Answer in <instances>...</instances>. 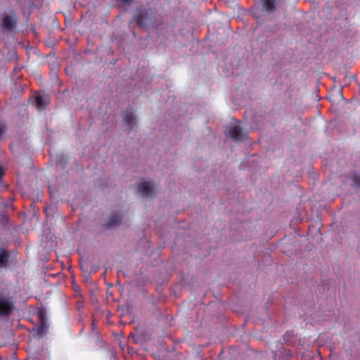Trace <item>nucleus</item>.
Listing matches in <instances>:
<instances>
[{
  "instance_id": "f257e3e1",
  "label": "nucleus",
  "mask_w": 360,
  "mask_h": 360,
  "mask_svg": "<svg viewBox=\"0 0 360 360\" xmlns=\"http://www.w3.org/2000/svg\"><path fill=\"white\" fill-rule=\"evenodd\" d=\"M15 309V304L12 297L0 293V316H8Z\"/></svg>"
},
{
  "instance_id": "f03ea898",
  "label": "nucleus",
  "mask_w": 360,
  "mask_h": 360,
  "mask_svg": "<svg viewBox=\"0 0 360 360\" xmlns=\"http://www.w3.org/2000/svg\"><path fill=\"white\" fill-rule=\"evenodd\" d=\"M152 15L153 13L151 12H148V11H141L136 18V22L143 29H146L150 26L155 27V22H153V18H151Z\"/></svg>"
},
{
  "instance_id": "7ed1b4c3",
  "label": "nucleus",
  "mask_w": 360,
  "mask_h": 360,
  "mask_svg": "<svg viewBox=\"0 0 360 360\" xmlns=\"http://www.w3.org/2000/svg\"><path fill=\"white\" fill-rule=\"evenodd\" d=\"M138 191L142 197H150L154 194V186L151 182L144 181L139 185Z\"/></svg>"
},
{
  "instance_id": "20e7f679",
  "label": "nucleus",
  "mask_w": 360,
  "mask_h": 360,
  "mask_svg": "<svg viewBox=\"0 0 360 360\" xmlns=\"http://www.w3.org/2000/svg\"><path fill=\"white\" fill-rule=\"evenodd\" d=\"M226 135L235 140L240 141L245 139L246 134L240 126L233 125L229 127V133Z\"/></svg>"
},
{
  "instance_id": "39448f33",
  "label": "nucleus",
  "mask_w": 360,
  "mask_h": 360,
  "mask_svg": "<svg viewBox=\"0 0 360 360\" xmlns=\"http://www.w3.org/2000/svg\"><path fill=\"white\" fill-rule=\"evenodd\" d=\"M122 218V214L113 213L105 219L104 226L107 228L117 226L121 224Z\"/></svg>"
},
{
  "instance_id": "423d86ee",
  "label": "nucleus",
  "mask_w": 360,
  "mask_h": 360,
  "mask_svg": "<svg viewBox=\"0 0 360 360\" xmlns=\"http://www.w3.org/2000/svg\"><path fill=\"white\" fill-rule=\"evenodd\" d=\"M124 120L129 128H132L136 124V116L131 108H129L126 110Z\"/></svg>"
},
{
  "instance_id": "0eeeda50",
  "label": "nucleus",
  "mask_w": 360,
  "mask_h": 360,
  "mask_svg": "<svg viewBox=\"0 0 360 360\" xmlns=\"http://www.w3.org/2000/svg\"><path fill=\"white\" fill-rule=\"evenodd\" d=\"M15 18L13 16L6 15L3 19L1 27L4 30H9L13 27H15Z\"/></svg>"
},
{
  "instance_id": "6e6552de",
  "label": "nucleus",
  "mask_w": 360,
  "mask_h": 360,
  "mask_svg": "<svg viewBox=\"0 0 360 360\" xmlns=\"http://www.w3.org/2000/svg\"><path fill=\"white\" fill-rule=\"evenodd\" d=\"M9 259L8 252L4 248L0 249V268L5 267Z\"/></svg>"
},
{
  "instance_id": "1a4fd4ad",
  "label": "nucleus",
  "mask_w": 360,
  "mask_h": 360,
  "mask_svg": "<svg viewBox=\"0 0 360 360\" xmlns=\"http://www.w3.org/2000/svg\"><path fill=\"white\" fill-rule=\"evenodd\" d=\"M263 8L269 13H272L276 9L275 0H262Z\"/></svg>"
},
{
  "instance_id": "9d476101",
  "label": "nucleus",
  "mask_w": 360,
  "mask_h": 360,
  "mask_svg": "<svg viewBox=\"0 0 360 360\" xmlns=\"http://www.w3.org/2000/svg\"><path fill=\"white\" fill-rule=\"evenodd\" d=\"M353 183L356 188H360V175L353 177Z\"/></svg>"
},
{
  "instance_id": "9b49d317",
  "label": "nucleus",
  "mask_w": 360,
  "mask_h": 360,
  "mask_svg": "<svg viewBox=\"0 0 360 360\" xmlns=\"http://www.w3.org/2000/svg\"><path fill=\"white\" fill-rule=\"evenodd\" d=\"M37 105L39 107L45 105V103L44 102L43 97L41 96H38L37 97Z\"/></svg>"
},
{
  "instance_id": "f8f14e48",
  "label": "nucleus",
  "mask_w": 360,
  "mask_h": 360,
  "mask_svg": "<svg viewBox=\"0 0 360 360\" xmlns=\"http://www.w3.org/2000/svg\"><path fill=\"white\" fill-rule=\"evenodd\" d=\"M6 132V127L4 124L0 123V140L1 139V136L5 134Z\"/></svg>"
},
{
  "instance_id": "ddd939ff",
  "label": "nucleus",
  "mask_w": 360,
  "mask_h": 360,
  "mask_svg": "<svg viewBox=\"0 0 360 360\" xmlns=\"http://www.w3.org/2000/svg\"><path fill=\"white\" fill-rule=\"evenodd\" d=\"M63 158H63V157H62V158H61V160H58V162H57V164H58V165H59L60 166H61L63 168H64V167H65L66 163H67V161H66V160H65L64 162L63 161Z\"/></svg>"
},
{
  "instance_id": "4468645a",
  "label": "nucleus",
  "mask_w": 360,
  "mask_h": 360,
  "mask_svg": "<svg viewBox=\"0 0 360 360\" xmlns=\"http://www.w3.org/2000/svg\"><path fill=\"white\" fill-rule=\"evenodd\" d=\"M121 3L123 4H131L133 0H119Z\"/></svg>"
},
{
  "instance_id": "2eb2a0df",
  "label": "nucleus",
  "mask_w": 360,
  "mask_h": 360,
  "mask_svg": "<svg viewBox=\"0 0 360 360\" xmlns=\"http://www.w3.org/2000/svg\"><path fill=\"white\" fill-rule=\"evenodd\" d=\"M4 169L1 167H0V179L3 177V176L4 175Z\"/></svg>"
},
{
  "instance_id": "dca6fc26",
  "label": "nucleus",
  "mask_w": 360,
  "mask_h": 360,
  "mask_svg": "<svg viewBox=\"0 0 360 360\" xmlns=\"http://www.w3.org/2000/svg\"><path fill=\"white\" fill-rule=\"evenodd\" d=\"M92 326H93V327H95L94 321H93V322H92Z\"/></svg>"
}]
</instances>
